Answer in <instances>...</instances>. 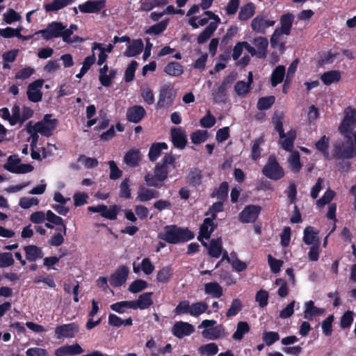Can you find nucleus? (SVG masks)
Instances as JSON below:
<instances>
[{
  "label": "nucleus",
  "instance_id": "1",
  "mask_svg": "<svg viewBox=\"0 0 356 356\" xmlns=\"http://www.w3.org/2000/svg\"><path fill=\"white\" fill-rule=\"evenodd\" d=\"M175 157L171 154H165L161 162L156 163L154 170V175L147 172L144 176L145 184L149 187L159 188L163 186V182L168 176V165L175 168Z\"/></svg>",
  "mask_w": 356,
  "mask_h": 356
},
{
  "label": "nucleus",
  "instance_id": "2",
  "mask_svg": "<svg viewBox=\"0 0 356 356\" xmlns=\"http://www.w3.org/2000/svg\"><path fill=\"white\" fill-rule=\"evenodd\" d=\"M194 237V233L188 227H181L175 225L165 226L163 232L158 234L159 239L170 244L186 242Z\"/></svg>",
  "mask_w": 356,
  "mask_h": 356
},
{
  "label": "nucleus",
  "instance_id": "3",
  "mask_svg": "<svg viewBox=\"0 0 356 356\" xmlns=\"http://www.w3.org/2000/svg\"><path fill=\"white\" fill-rule=\"evenodd\" d=\"M346 143L334 146L333 156L335 159H350L356 156V131L353 135L344 136Z\"/></svg>",
  "mask_w": 356,
  "mask_h": 356
},
{
  "label": "nucleus",
  "instance_id": "4",
  "mask_svg": "<svg viewBox=\"0 0 356 356\" xmlns=\"http://www.w3.org/2000/svg\"><path fill=\"white\" fill-rule=\"evenodd\" d=\"M294 18L295 16L291 13L283 14L280 17V21L281 26L277 28L270 37V44L272 47H276L278 41L281 40L282 35H290Z\"/></svg>",
  "mask_w": 356,
  "mask_h": 356
},
{
  "label": "nucleus",
  "instance_id": "5",
  "mask_svg": "<svg viewBox=\"0 0 356 356\" xmlns=\"http://www.w3.org/2000/svg\"><path fill=\"white\" fill-rule=\"evenodd\" d=\"M262 174L270 179L277 181L284 177V170L275 156L270 155L264 166Z\"/></svg>",
  "mask_w": 356,
  "mask_h": 356
},
{
  "label": "nucleus",
  "instance_id": "6",
  "mask_svg": "<svg viewBox=\"0 0 356 356\" xmlns=\"http://www.w3.org/2000/svg\"><path fill=\"white\" fill-rule=\"evenodd\" d=\"M356 126V109L351 106L347 107L344 111V118L339 126V131L343 136L353 135V130Z\"/></svg>",
  "mask_w": 356,
  "mask_h": 356
},
{
  "label": "nucleus",
  "instance_id": "7",
  "mask_svg": "<svg viewBox=\"0 0 356 356\" xmlns=\"http://www.w3.org/2000/svg\"><path fill=\"white\" fill-rule=\"evenodd\" d=\"M177 96V90L170 83H166L161 86L159 100L156 103V108H170L174 104V100Z\"/></svg>",
  "mask_w": 356,
  "mask_h": 356
},
{
  "label": "nucleus",
  "instance_id": "8",
  "mask_svg": "<svg viewBox=\"0 0 356 356\" xmlns=\"http://www.w3.org/2000/svg\"><path fill=\"white\" fill-rule=\"evenodd\" d=\"M21 161L17 155H10L3 167L7 171L14 174H26L33 170L34 168L31 164H19Z\"/></svg>",
  "mask_w": 356,
  "mask_h": 356
},
{
  "label": "nucleus",
  "instance_id": "9",
  "mask_svg": "<svg viewBox=\"0 0 356 356\" xmlns=\"http://www.w3.org/2000/svg\"><path fill=\"white\" fill-rule=\"evenodd\" d=\"M121 208L117 204L111 205L109 208L104 204H98L97 206H90L88 207V211L91 213H99L100 216L104 218L115 220L118 218V214Z\"/></svg>",
  "mask_w": 356,
  "mask_h": 356
},
{
  "label": "nucleus",
  "instance_id": "10",
  "mask_svg": "<svg viewBox=\"0 0 356 356\" xmlns=\"http://www.w3.org/2000/svg\"><path fill=\"white\" fill-rule=\"evenodd\" d=\"M64 25L60 22H51L48 24L44 29L40 30L36 33L40 34L45 40H49L53 38H60L62 35Z\"/></svg>",
  "mask_w": 356,
  "mask_h": 356
},
{
  "label": "nucleus",
  "instance_id": "11",
  "mask_svg": "<svg viewBox=\"0 0 356 356\" xmlns=\"http://www.w3.org/2000/svg\"><path fill=\"white\" fill-rule=\"evenodd\" d=\"M261 209V207L259 205L250 204L245 206L238 215L240 221L243 223L255 222Z\"/></svg>",
  "mask_w": 356,
  "mask_h": 356
},
{
  "label": "nucleus",
  "instance_id": "12",
  "mask_svg": "<svg viewBox=\"0 0 356 356\" xmlns=\"http://www.w3.org/2000/svg\"><path fill=\"white\" fill-rule=\"evenodd\" d=\"M129 273V270L127 266L124 265L118 266L110 276V284L115 288L121 286L126 282Z\"/></svg>",
  "mask_w": 356,
  "mask_h": 356
},
{
  "label": "nucleus",
  "instance_id": "13",
  "mask_svg": "<svg viewBox=\"0 0 356 356\" xmlns=\"http://www.w3.org/2000/svg\"><path fill=\"white\" fill-rule=\"evenodd\" d=\"M43 83V79H38L28 86L26 95L30 102L37 103L42 100V93L40 89L42 88Z\"/></svg>",
  "mask_w": 356,
  "mask_h": 356
},
{
  "label": "nucleus",
  "instance_id": "14",
  "mask_svg": "<svg viewBox=\"0 0 356 356\" xmlns=\"http://www.w3.org/2000/svg\"><path fill=\"white\" fill-rule=\"evenodd\" d=\"M275 24V20L266 19L264 15H259L252 20L251 28L256 33L264 34L266 29L274 26Z\"/></svg>",
  "mask_w": 356,
  "mask_h": 356
},
{
  "label": "nucleus",
  "instance_id": "15",
  "mask_svg": "<svg viewBox=\"0 0 356 356\" xmlns=\"http://www.w3.org/2000/svg\"><path fill=\"white\" fill-rule=\"evenodd\" d=\"M79 332V326L74 323L58 325L55 328L56 339L73 338Z\"/></svg>",
  "mask_w": 356,
  "mask_h": 356
},
{
  "label": "nucleus",
  "instance_id": "16",
  "mask_svg": "<svg viewBox=\"0 0 356 356\" xmlns=\"http://www.w3.org/2000/svg\"><path fill=\"white\" fill-rule=\"evenodd\" d=\"M194 332L195 328L193 325L187 322H177L172 327V334L179 339H182L185 336H189Z\"/></svg>",
  "mask_w": 356,
  "mask_h": 356
},
{
  "label": "nucleus",
  "instance_id": "17",
  "mask_svg": "<svg viewBox=\"0 0 356 356\" xmlns=\"http://www.w3.org/2000/svg\"><path fill=\"white\" fill-rule=\"evenodd\" d=\"M105 6V0H89L82 4H79V9L83 13H98Z\"/></svg>",
  "mask_w": 356,
  "mask_h": 356
},
{
  "label": "nucleus",
  "instance_id": "18",
  "mask_svg": "<svg viewBox=\"0 0 356 356\" xmlns=\"http://www.w3.org/2000/svg\"><path fill=\"white\" fill-rule=\"evenodd\" d=\"M171 138L173 145L178 149H184L187 143L186 134L181 127H174L171 129Z\"/></svg>",
  "mask_w": 356,
  "mask_h": 356
},
{
  "label": "nucleus",
  "instance_id": "19",
  "mask_svg": "<svg viewBox=\"0 0 356 356\" xmlns=\"http://www.w3.org/2000/svg\"><path fill=\"white\" fill-rule=\"evenodd\" d=\"M145 115L146 111L142 106L135 105L127 109V119L130 122L138 123Z\"/></svg>",
  "mask_w": 356,
  "mask_h": 356
},
{
  "label": "nucleus",
  "instance_id": "20",
  "mask_svg": "<svg viewBox=\"0 0 356 356\" xmlns=\"http://www.w3.org/2000/svg\"><path fill=\"white\" fill-rule=\"evenodd\" d=\"M153 292H146L138 296L136 300H131L133 309H145L153 304Z\"/></svg>",
  "mask_w": 356,
  "mask_h": 356
},
{
  "label": "nucleus",
  "instance_id": "21",
  "mask_svg": "<svg viewBox=\"0 0 356 356\" xmlns=\"http://www.w3.org/2000/svg\"><path fill=\"white\" fill-rule=\"evenodd\" d=\"M141 159L142 155L140 151L135 148L129 149L124 156V163L131 168L138 166Z\"/></svg>",
  "mask_w": 356,
  "mask_h": 356
},
{
  "label": "nucleus",
  "instance_id": "22",
  "mask_svg": "<svg viewBox=\"0 0 356 356\" xmlns=\"http://www.w3.org/2000/svg\"><path fill=\"white\" fill-rule=\"evenodd\" d=\"M26 259L29 261H35L43 257V252L41 248L35 245H29L24 247Z\"/></svg>",
  "mask_w": 356,
  "mask_h": 356
},
{
  "label": "nucleus",
  "instance_id": "23",
  "mask_svg": "<svg viewBox=\"0 0 356 356\" xmlns=\"http://www.w3.org/2000/svg\"><path fill=\"white\" fill-rule=\"evenodd\" d=\"M76 0H53L50 3H44L43 7L47 13L57 12L72 4Z\"/></svg>",
  "mask_w": 356,
  "mask_h": 356
},
{
  "label": "nucleus",
  "instance_id": "24",
  "mask_svg": "<svg viewBox=\"0 0 356 356\" xmlns=\"http://www.w3.org/2000/svg\"><path fill=\"white\" fill-rule=\"evenodd\" d=\"M160 195L159 191L155 189L140 187L136 200L142 202H147L153 198H157Z\"/></svg>",
  "mask_w": 356,
  "mask_h": 356
},
{
  "label": "nucleus",
  "instance_id": "25",
  "mask_svg": "<svg viewBox=\"0 0 356 356\" xmlns=\"http://www.w3.org/2000/svg\"><path fill=\"white\" fill-rule=\"evenodd\" d=\"M143 48L144 44L141 39L134 40L132 43L127 47L124 56L127 57L136 56L143 51Z\"/></svg>",
  "mask_w": 356,
  "mask_h": 356
},
{
  "label": "nucleus",
  "instance_id": "26",
  "mask_svg": "<svg viewBox=\"0 0 356 356\" xmlns=\"http://www.w3.org/2000/svg\"><path fill=\"white\" fill-rule=\"evenodd\" d=\"M305 306L304 318L309 321L313 320V318L317 316L323 315L325 312L324 309L314 306V302L312 300L307 302Z\"/></svg>",
  "mask_w": 356,
  "mask_h": 356
},
{
  "label": "nucleus",
  "instance_id": "27",
  "mask_svg": "<svg viewBox=\"0 0 356 356\" xmlns=\"http://www.w3.org/2000/svg\"><path fill=\"white\" fill-rule=\"evenodd\" d=\"M168 145L165 142L154 143L149 147L148 157L150 161H156L161 156L163 149H167Z\"/></svg>",
  "mask_w": 356,
  "mask_h": 356
},
{
  "label": "nucleus",
  "instance_id": "28",
  "mask_svg": "<svg viewBox=\"0 0 356 356\" xmlns=\"http://www.w3.org/2000/svg\"><path fill=\"white\" fill-rule=\"evenodd\" d=\"M204 293L215 298H220L223 295V289L218 282H211L204 284Z\"/></svg>",
  "mask_w": 356,
  "mask_h": 356
},
{
  "label": "nucleus",
  "instance_id": "29",
  "mask_svg": "<svg viewBox=\"0 0 356 356\" xmlns=\"http://www.w3.org/2000/svg\"><path fill=\"white\" fill-rule=\"evenodd\" d=\"M216 227L217 225L214 223L213 218H206L200 227V232L204 235V239L208 240Z\"/></svg>",
  "mask_w": 356,
  "mask_h": 356
},
{
  "label": "nucleus",
  "instance_id": "30",
  "mask_svg": "<svg viewBox=\"0 0 356 356\" xmlns=\"http://www.w3.org/2000/svg\"><path fill=\"white\" fill-rule=\"evenodd\" d=\"M329 147H330V138L323 135L321 137V138L316 142L315 148L320 152L325 159L329 160L330 153H329Z\"/></svg>",
  "mask_w": 356,
  "mask_h": 356
},
{
  "label": "nucleus",
  "instance_id": "31",
  "mask_svg": "<svg viewBox=\"0 0 356 356\" xmlns=\"http://www.w3.org/2000/svg\"><path fill=\"white\" fill-rule=\"evenodd\" d=\"M283 120H284L283 113L276 111L274 113L273 117L272 118V122L274 124L275 130L277 132H278L279 136L280 138H284L286 137V134L284 133V130L283 128Z\"/></svg>",
  "mask_w": 356,
  "mask_h": 356
},
{
  "label": "nucleus",
  "instance_id": "32",
  "mask_svg": "<svg viewBox=\"0 0 356 356\" xmlns=\"http://www.w3.org/2000/svg\"><path fill=\"white\" fill-rule=\"evenodd\" d=\"M217 28L216 22H210L197 36V42L200 44L205 43L211 37Z\"/></svg>",
  "mask_w": 356,
  "mask_h": 356
},
{
  "label": "nucleus",
  "instance_id": "33",
  "mask_svg": "<svg viewBox=\"0 0 356 356\" xmlns=\"http://www.w3.org/2000/svg\"><path fill=\"white\" fill-rule=\"evenodd\" d=\"M296 136V131L295 129H291L286 134V137L283 138L284 140L281 143L282 149L286 152H293V148Z\"/></svg>",
  "mask_w": 356,
  "mask_h": 356
},
{
  "label": "nucleus",
  "instance_id": "34",
  "mask_svg": "<svg viewBox=\"0 0 356 356\" xmlns=\"http://www.w3.org/2000/svg\"><path fill=\"white\" fill-rule=\"evenodd\" d=\"M163 71L170 76H179L184 73V67L179 63L172 61L165 66Z\"/></svg>",
  "mask_w": 356,
  "mask_h": 356
},
{
  "label": "nucleus",
  "instance_id": "35",
  "mask_svg": "<svg viewBox=\"0 0 356 356\" xmlns=\"http://www.w3.org/2000/svg\"><path fill=\"white\" fill-rule=\"evenodd\" d=\"M33 126L36 129V131H38L41 135L50 137L56 129V121L50 124H45L42 122H38Z\"/></svg>",
  "mask_w": 356,
  "mask_h": 356
},
{
  "label": "nucleus",
  "instance_id": "36",
  "mask_svg": "<svg viewBox=\"0 0 356 356\" xmlns=\"http://www.w3.org/2000/svg\"><path fill=\"white\" fill-rule=\"evenodd\" d=\"M286 69L284 65L277 66L273 71L270 76V83L273 87L277 86L283 81Z\"/></svg>",
  "mask_w": 356,
  "mask_h": 356
},
{
  "label": "nucleus",
  "instance_id": "37",
  "mask_svg": "<svg viewBox=\"0 0 356 356\" xmlns=\"http://www.w3.org/2000/svg\"><path fill=\"white\" fill-rule=\"evenodd\" d=\"M229 185L227 181L222 182L218 188H215L211 193V197H217L218 200L225 201L228 197Z\"/></svg>",
  "mask_w": 356,
  "mask_h": 356
},
{
  "label": "nucleus",
  "instance_id": "38",
  "mask_svg": "<svg viewBox=\"0 0 356 356\" xmlns=\"http://www.w3.org/2000/svg\"><path fill=\"white\" fill-rule=\"evenodd\" d=\"M253 44L257 48V57L259 58H265L268 46L267 38L264 37L256 38L253 41Z\"/></svg>",
  "mask_w": 356,
  "mask_h": 356
},
{
  "label": "nucleus",
  "instance_id": "39",
  "mask_svg": "<svg viewBox=\"0 0 356 356\" xmlns=\"http://www.w3.org/2000/svg\"><path fill=\"white\" fill-rule=\"evenodd\" d=\"M321 79L325 85L330 86L341 79V73L338 70L328 71L321 74Z\"/></svg>",
  "mask_w": 356,
  "mask_h": 356
},
{
  "label": "nucleus",
  "instance_id": "40",
  "mask_svg": "<svg viewBox=\"0 0 356 356\" xmlns=\"http://www.w3.org/2000/svg\"><path fill=\"white\" fill-rule=\"evenodd\" d=\"M222 247L221 238L212 239L210 241L208 253L211 257L218 258L222 254Z\"/></svg>",
  "mask_w": 356,
  "mask_h": 356
},
{
  "label": "nucleus",
  "instance_id": "41",
  "mask_svg": "<svg viewBox=\"0 0 356 356\" xmlns=\"http://www.w3.org/2000/svg\"><path fill=\"white\" fill-rule=\"evenodd\" d=\"M255 13V6L252 3H248L242 6L238 13V19L246 21L251 18Z\"/></svg>",
  "mask_w": 356,
  "mask_h": 356
},
{
  "label": "nucleus",
  "instance_id": "42",
  "mask_svg": "<svg viewBox=\"0 0 356 356\" xmlns=\"http://www.w3.org/2000/svg\"><path fill=\"white\" fill-rule=\"evenodd\" d=\"M202 179V170L198 168H193L187 176V182L193 186H197L201 184Z\"/></svg>",
  "mask_w": 356,
  "mask_h": 356
},
{
  "label": "nucleus",
  "instance_id": "43",
  "mask_svg": "<svg viewBox=\"0 0 356 356\" xmlns=\"http://www.w3.org/2000/svg\"><path fill=\"white\" fill-rule=\"evenodd\" d=\"M264 143V136H261L260 137L256 138L253 141V144L251 148V159L256 161L261 157V154L262 152V148L261 147V145Z\"/></svg>",
  "mask_w": 356,
  "mask_h": 356
},
{
  "label": "nucleus",
  "instance_id": "44",
  "mask_svg": "<svg viewBox=\"0 0 356 356\" xmlns=\"http://www.w3.org/2000/svg\"><path fill=\"white\" fill-rule=\"evenodd\" d=\"M288 163L291 170L294 172H298L301 168L300 155L298 151H293L288 158Z\"/></svg>",
  "mask_w": 356,
  "mask_h": 356
},
{
  "label": "nucleus",
  "instance_id": "45",
  "mask_svg": "<svg viewBox=\"0 0 356 356\" xmlns=\"http://www.w3.org/2000/svg\"><path fill=\"white\" fill-rule=\"evenodd\" d=\"M173 275L171 266H168L159 270L156 275V280L159 282L168 283Z\"/></svg>",
  "mask_w": 356,
  "mask_h": 356
},
{
  "label": "nucleus",
  "instance_id": "46",
  "mask_svg": "<svg viewBox=\"0 0 356 356\" xmlns=\"http://www.w3.org/2000/svg\"><path fill=\"white\" fill-rule=\"evenodd\" d=\"M110 308L118 314H124L128 309H133V305L131 300H123L111 304Z\"/></svg>",
  "mask_w": 356,
  "mask_h": 356
},
{
  "label": "nucleus",
  "instance_id": "47",
  "mask_svg": "<svg viewBox=\"0 0 356 356\" xmlns=\"http://www.w3.org/2000/svg\"><path fill=\"white\" fill-rule=\"evenodd\" d=\"M250 331V326L245 321H239L237 324L236 330L232 335L234 340H241L244 335Z\"/></svg>",
  "mask_w": 356,
  "mask_h": 356
},
{
  "label": "nucleus",
  "instance_id": "48",
  "mask_svg": "<svg viewBox=\"0 0 356 356\" xmlns=\"http://www.w3.org/2000/svg\"><path fill=\"white\" fill-rule=\"evenodd\" d=\"M314 228L311 226L307 227L304 229L303 241L306 245H312L316 241H318V232H314Z\"/></svg>",
  "mask_w": 356,
  "mask_h": 356
},
{
  "label": "nucleus",
  "instance_id": "49",
  "mask_svg": "<svg viewBox=\"0 0 356 356\" xmlns=\"http://www.w3.org/2000/svg\"><path fill=\"white\" fill-rule=\"evenodd\" d=\"M168 19H164L156 24L149 26L145 31L147 34L159 35L162 33L167 28Z\"/></svg>",
  "mask_w": 356,
  "mask_h": 356
},
{
  "label": "nucleus",
  "instance_id": "50",
  "mask_svg": "<svg viewBox=\"0 0 356 356\" xmlns=\"http://www.w3.org/2000/svg\"><path fill=\"white\" fill-rule=\"evenodd\" d=\"M208 305L203 301L196 302L191 305V314L193 316L197 317L200 315L207 312Z\"/></svg>",
  "mask_w": 356,
  "mask_h": 356
},
{
  "label": "nucleus",
  "instance_id": "51",
  "mask_svg": "<svg viewBox=\"0 0 356 356\" xmlns=\"http://www.w3.org/2000/svg\"><path fill=\"white\" fill-rule=\"evenodd\" d=\"M95 60L96 58L94 54L91 56L86 57L83 62V65L80 70L79 73L76 75V78L81 79L82 76H83L89 70L90 67L95 63Z\"/></svg>",
  "mask_w": 356,
  "mask_h": 356
},
{
  "label": "nucleus",
  "instance_id": "52",
  "mask_svg": "<svg viewBox=\"0 0 356 356\" xmlns=\"http://www.w3.org/2000/svg\"><path fill=\"white\" fill-rule=\"evenodd\" d=\"M222 326L218 325L216 327H211L209 329H205L202 331V336L210 340H215L220 338L221 334Z\"/></svg>",
  "mask_w": 356,
  "mask_h": 356
},
{
  "label": "nucleus",
  "instance_id": "53",
  "mask_svg": "<svg viewBox=\"0 0 356 356\" xmlns=\"http://www.w3.org/2000/svg\"><path fill=\"white\" fill-rule=\"evenodd\" d=\"M243 308V304L240 299L235 298L232 300L230 307L226 312V316L231 318L237 315Z\"/></svg>",
  "mask_w": 356,
  "mask_h": 356
},
{
  "label": "nucleus",
  "instance_id": "54",
  "mask_svg": "<svg viewBox=\"0 0 356 356\" xmlns=\"http://www.w3.org/2000/svg\"><path fill=\"white\" fill-rule=\"evenodd\" d=\"M355 314L353 311L348 310L343 313L340 318V327L341 329L349 328L353 324Z\"/></svg>",
  "mask_w": 356,
  "mask_h": 356
},
{
  "label": "nucleus",
  "instance_id": "55",
  "mask_svg": "<svg viewBox=\"0 0 356 356\" xmlns=\"http://www.w3.org/2000/svg\"><path fill=\"white\" fill-rule=\"evenodd\" d=\"M236 93L240 97H245L251 90V86L243 81H238L234 86Z\"/></svg>",
  "mask_w": 356,
  "mask_h": 356
},
{
  "label": "nucleus",
  "instance_id": "56",
  "mask_svg": "<svg viewBox=\"0 0 356 356\" xmlns=\"http://www.w3.org/2000/svg\"><path fill=\"white\" fill-rule=\"evenodd\" d=\"M148 283L143 280L139 279L132 282L129 286L128 290L132 293H138L147 287Z\"/></svg>",
  "mask_w": 356,
  "mask_h": 356
},
{
  "label": "nucleus",
  "instance_id": "57",
  "mask_svg": "<svg viewBox=\"0 0 356 356\" xmlns=\"http://www.w3.org/2000/svg\"><path fill=\"white\" fill-rule=\"evenodd\" d=\"M262 339L265 345L270 346L280 339V334L277 332L265 331L263 332Z\"/></svg>",
  "mask_w": 356,
  "mask_h": 356
},
{
  "label": "nucleus",
  "instance_id": "58",
  "mask_svg": "<svg viewBox=\"0 0 356 356\" xmlns=\"http://www.w3.org/2000/svg\"><path fill=\"white\" fill-rule=\"evenodd\" d=\"M130 179L125 178L120 185L119 196L122 198L129 199L131 195V190L130 188Z\"/></svg>",
  "mask_w": 356,
  "mask_h": 356
},
{
  "label": "nucleus",
  "instance_id": "59",
  "mask_svg": "<svg viewBox=\"0 0 356 356\" xmlns=\"http://www.w3.org/2000/svg\"><path fill=\"white\" fill-rule=\"evenodd\" d=\"M208 133L204 130H197L191 135V139L193 143L195 145L201 144L207 140Z\"/></svg>",
  "mask_w": 356,
  "mask_h": 356
},
{
  "label": "nucleus",
  "instance_id": "60",
  "mask_svg": "<svg viewBox=\"0 0 356 356\" xmlns=\"http://www.w3.org/2000/svg\"><path fill=\"white\" fill-rule=\"evenodd\" d=\"M334 316L333 314L329 315L323 322L321 325L323 333L326 337H330L332 334V323Z\"/></svg>",
  "mask_w": 356,
  "mask_h": 356
},
{
  "label": "nucleus",
  "instance_id": "61",
  "mask_svg": "<svg viewBox=\"0 0 356 356\" xmlns=\"http://www.w3.org/2000/svg\"><path fill=\"white\" fill-rule=\"evenodd\" d=\"M274 102V96L264 97L259 99L257 106L260 111L267 110L271 107Z\"/></svg>",
  "mask_w": 356,
  "mask_h": 356
},
{
  "label": "nucleus",
  "instance_id": "62",
  "mask_svg": "<svg viewBox=\"0 0 356 356\" xmlns=\"http://www.w3.org/2000/svg\"><path fill=\"white\" fill-rule=\"evenodd\" d=\"M191 305H190V302L188 300H181L178 303L174 312L176 315L179 316L186 314H191Z\"/></svg>",
  "mask_w": 356,
  "mask_h": 356
},
{
  "label": "nucleus",
  "instance_id": "63",
  "mask_svg": "<svg viewBox=\"0 0 356 356\" xmlns=\"http://www.w3.org/2000/svg\"><path fill=\"white\" fill-rule=\"evenodd\" d=\"M138 65V64L136 60H132L129 64L124 72V81L126 83L131 82L134 80Z\"/></svg>",
  "mask_w": 356,
  "mask_h": 356
},
{
  "label": "nucleus",
  "instance_id": "64",
  "mask_svg": "<svg viewBox=\"0 0 356 356\" xmlns=\"http://www.w3.org/2000/svg\"><path fill=\"white\" fill-rule=\"evenodd\" d=\"M334 196L335 192L331 189H327L323 195L316 201V205L318 207H323L325 204H329Z\"/></svg>",
  "mask_w": 356,
  "mask_h": 356
}]
</instances>
